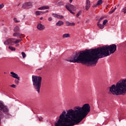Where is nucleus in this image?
<instances>
[{
    "label": "nucleus",
    "mask_w": 126,
    "mask_h": 126,
    "mask_svg": "<svg viewBox=\"0 0 126 126\" xmlns=\"http://www.w3.org/2000/svg\"><path fill=\"white\" fill-rule=\"evenodd\" d=\"M116 9H117V8L115 7L113 9H112V10L110 11L109 12V13L110 14H112V13H114V12H115V10H116Z\"/></svg>",
    "instance_id": "obj_21"
},
{
    "label": "nucleus",
    "mask_w": 126,
    "mask_h": 126,
    "mask_svg": "<svg viewBox=\"0 0 126 126\" xmlns=\"http://www.w3.org/2000/svg\"><path fill=\"white\" fill-rule=\"evenodd\" d=\"M20 4H18V6H19Z\"/></svg>",
    "instance_id": "obj_43"
},
{
    "label": "nucleus",
    "mask_w": 126,
    "mask_h": 126,
    "mask_svg": "<svg viewBox=\"0 0 126 126\" xmlns=\"http://www.w3.org/2000/svg\"><path fill=\"white\" fill-rule=\"evenodd\" d=\"M21 54L22 55L23 59H25V58H26V54H25V52H22Z\"/></svg>",
    "instance_id": "obj_23"
},
{
    "label": "nucleus",
    "mask_w": 126,
    "mask_h": 126,
    "mask_svg": "<svg viewBox=\"0 0 126 126\" xmlns=\"http://www.w3.org/2000/svg\"><path fill=\"white\" fill-rule=\"evenodd\" d=\"M90 112V105L88 103L84 104L82 107L76 106L74 110H67V113L65 111H63L57 122L55 124V126H75L79 124Z\"/></svg>",
    "instance_id": "obj_2"
},
{
    "label": "nucleus",
    "mask_w": 126,
    "mask_h": 126,
    "mask_svg": "<svg viewBox=\"0 0 126 126\" xmlns=\"http://www.w3.org/2000/svg\"><path fill=\"white\" fill-rule=\"evenodd\" d=\"M52 20H53V18H52V17H49V18H48V21L51 22V21H52Z\"/></svg>",
    "instance_id": "obj_35"
},
{
    "label": "nucleus",
    "mask_w": 126,
    "mask_h": 126,
    "mask_svg": "<svg viewBox=\"0 0 126 126\" xmlns=\"http://www.w3.org/2000/svg\"><path fill=\"white\" fill-rule=\"evenodd\" d=\"M3 6H4V5H3V4H0V9H1V8H3Z\"/></svg>",
    "instance_id": "obj_33"
},
{
    "label": "nucleus",
    "mask_w": 126,
    "mask_h": 126,
    "mask_svg": "<svg viewBox=\"0 0 126 126\" xmlns=\"http://www.w3.org/2000/svg\"><path fill=\"white\" fill-rule=\"evenodd\" d=\"M97 25L99 29H103L104 27H105V26L102 24H100V23L97 22Z\"/></svg>",
    "instance_id": "obj_15"
},
{
    "label": "nucleus",
    "mask_w": 126,
    "mask_h": 126,
    "mask_svg": "<svg viewBox=\"0 0 126 126\" xmlns=\"http://www.w3.org/2000/svg\"><path fill=\"white\" fill-rule=\"evenodd\" d=\"M38 69V70H41V69H42V68Z\"/></svg>",
    "instance_id": "obj_42"
},
{
    "label": "nucleus",
    "mask_w": 126,
    "mask_h": 126,
    "mask_svg": "<svg viewBox=\"0 0 126 126\" xmlns=\"http://www.w3.org/2000/svg\"><path fill=\"white\" fill-rule=\"evenodd\" d=\"M73 10H70L69 11L70 12V13H71L72 14H75V13H74V12L72 11Z\"/></svg>",
    "instance_id": "obj_34"
},
{
    "label": "nucleus",
    "mask_w": 126,
    "mask_h": 126,
    "mask_svg": "<svg viewBox=\"0 0 126 126\" xmlns=\"http://www.w3.org/2000/svg\"><path fill=\"white\" fill-rule=\"evenodd\" d=\"M9 109L7 106L4 105L3 102L0 101V126L1 125V119H3L4 114H7Z\"/></svg>",
    "instance_id": "obj_5"
},
{
    "label": "nucleus",
    "mask_w": 126,
    "mask_h": 126,
    "mask_svg": "<svg viewBox=\"0 0 126 126\" xmlns=\"http://www.w3.org/2000/svg\"><path fill=\"white\" fill-rule=\"evenodd\" d=\"M20 81V79H19V80L17 79V80H15L14 82L15 83V84H17V85H18V84H19V81Z\"/></svg>",
    "instance_id": "obj_24"
},
{
    "label": "nucleus",
    "mask_w": 126,
    "mask_h": 126,
    "mask_svg": "<svg viewBox=\"0 0 126 126\" xmlns=\"http://www.w3.org/2000/svg\"><path fill=\"white\" fill-rule=\"evenodd\" d=\"M4 74H5V73H6V72H4Z\"/></svg>",
    "instance_id": "obj_44"
},
{
    "label": "nucleus",
    "mask_w": 126,
    "mask_h": 126,
    "mask_svg": "<svg viewBox=\"0 0 126 126\" xmlns=\"http://www.w3.org/2000/svg\"><path fill=\"white\" fill-rule=\"evenodd\" d=\"M73 0H69V1H70V2H72V1H73Z\"/></svg>",
    "instance_id": "obj_41"
},
{
    "label": "nucleus",
    "mask_w": 126,
    "mask_h": 126,
    "mask_svg": "<svg viewBox=\"0 0 126 126\" xmlns=\"http://www.w3.org/2000/svg\"><path fill=\"white\" fill-rule=\"evenodd\" d=\"M38 120H39V122H41V121H43V117H38Z\"/></svg>",
    "instance_id": "obj_31"
},
{
    "label": "nucleus",
    "mask_w": 126,
    "mask_h": 126,
    "mask_svg": "<svg viewBox=\"0 0 126 126\" xmlns=\"http://www.w3.org/2000/svg\"><path fill=\"white\" fill-rule=\"evenodd\" d=\"M32 7V3L31 2H25L23 4V8L24 9H29Z\"/></svg>",
    "instance_id": "obj_7"
},
{
    "label": "nucleus",
    "mask_w": 126,
    "mask_h": 126,
    "mask_svg": "<svg viewBox=\"0 0 126 126\" xmlns=\"http://www.w3.org/2000/svg\"><path fill=\"white\" fill-rule=\"evenodd\" d=\"M82 12L81 10H80L76 15L77 17H79V16L81 15Z\"/></svg>",
    "instance_id": "obj_26"
},
{
    "label": "nucleus",
    "mask_w": 126,
    "mask_h": 126,
    "mask_svg": "<svg viewBox=\"0 0 126 126\" xmlns=\"http://www.w3.org/2000/svg\"><path fill=\"white\" fill-rule=\"evenodd\" d=\"M109 91L113 95H125L126 94V79L118 82L116 85H112L109 88Z\"/></svg>",
    "instance_id": "obj_3"
},
{
    "label": "nucleus",
    "mask_w": 126,
    "mask_h": 126,
    "mask_svg": "<svg viewBox=\"0 0 126 126\" xmlns=\"http://www.w3.org/2000/svg\"><path fill=\"white\" fill-rule=\"evenodd\" d=\"M117 51V45H105L97 48L80 51L67 62L82 64H94L97 63V59H102L114 54Z\"/></svg>",
    "instance_id": "obj_1"
},
{
    "label": "nucleus",
    "mask_w": 126,
    "mask_h": 126,
    "mask_svg": "<svg viewBox=\"0 0 126 126\" xmlns=\"http://www.w3.org/2000/svg\"><path fill=\"white\" fill-rule=\"evenodd\" d=\"M8 48H9V50H10L12 51H14L16 50V49L14 47H12V46H9Z\"/></svg>",
    "instance_id": "obj_22"
},
{
    "label": "nucleus",
    "mask_w": 126,
    "mask_h": 126,
    "mask_svg": "<svg viewBox=\"0 0 126 126\" xmlns=\"http://www.w3.org/2000/svg\"><path fill=\"white\" fill-rule=\"evenodd\" d=\"M13 36L14 37H19V38H21V37H23V34L19 32H15L13 34Z\"/></svg>",
    "instance_id": "obj_13"
},
{
    "label": "nucleus",
    "mask_w": 126,
    "mask_h": 126,
    "mask_svg": "<svg viewBox=\"0 0 126 126\" xmlns=\"http://www.w3.org/2000/svg\"><path fill=\"white\" fill-rule=\"evenodd\" d=\"M40 20H43V17H40Z\"/></svg>",
    "instance_id": "obj_40"
},
{
    "label": "nucleus",
    "mask_w": 126,
    "mask_h": 126,
    "mask_svg": "<svg viewBox=\"0 0 126 126\" xmlns=\"http://www.w3.org/2000/svg\"><path fill=\"white\" fill-rule=\"evenodd\" d=\"M52 15L54 17H56L58 19H63V15H60L55 13L52 14Z\"/></svg>",
    "instance_id": "obj_12"
},
{
    "label": "nucleus",
    "mask_w": 126,
    "mask_h": 126,
    "mask_svg": "<svg viewBox=\"0 0 126 126\" xmlns=\"http://www.w3.org/2000/svg\"><path fill=\"white\" fill-rule=\"evenodd\" d=\"M22 39H16L15 38H9L4 41V44L5 45H13L14 44H18Z\"/></svg>",
    "instance_id": "obj_6"
},
{
    "label": "nucleus",
    "mask_w": 126,
    "mask_h": 126,
    "mask_svg": "<svg viewBox=\"0 0 126 126\" xmlns=\"http://www.w3.org/2000/svg\"><path fill=\"white\" fill-rule=\"evenodd\" d=\"M32 85L34 89L36 90V92H37V93L39 94L40 90L41 89V86L42 85V77L36 75H32Z\"/></svg>",
    "instance_id": "obj_4"
},
{
    "label": "nucleus",
    "mask_w": 126,
    "mask_h": 126,
    "mask_svg": "<svg viewBox=\"0 0 126 126\" xmlns=\"http://www.w3.org/2000/svg\"><path fill=\"white\" fill-rule=\"evenodd\" d=\"M102 19H104V17H100L97 22H99V23H100V22H101V21L102 20Z\"/></svg>",
    "instance_id": "obj_29"
},
{
    "label": "nucleus",
    "mask_w": 126,
    "mask_h": 126,
    "mask_svg": "<svg viewBox=\"0 0 126 126\" xmlns=\"http://www.w3.org/2000/svg\"><path fill=\"white\" fill-rule=\"evenodd\" d=\"M39 10H45V9H50V7L48 5L43 6L38 8Z\"/></svg>",
    "instance_id": "obj_14"
},
{
    "label": "nucleus",
    "mask_w": 126,
    "mask_h": 126,
    "mask_svg": "<svg viewBox=\"0 0 126 126\" xmlns=\"http://www.w3.org/2000/svg\"><path fill=\"white\" fill-rule=\"evenodd\" d=\"M107 22H108V20H104L103 22V25H106V23H107Z\"/></svg>",
    "instance_id": "obj_28"
},
{
    "label": "nucleus",
    "mask_w": 126,
    "mask_h": 126,
    "mask_svg": "<svg viewBox=\"0 0 126 126\" xmlns=\"http://www.w3.org/2000/svg\"><path fill=\"white\" fill-rule=\"evenodd\" d=\"M44 12H45V13H47L49 12V10H46V11H44Z\"/></svg>",
    "instance_id": "obj_39"
},
{
    "label": "nucleus",
    "mask_w": 126,
    "mask_h": 126,
    "mask_svg": "<svg viewBox=\"0 0 126 126\" xmlns=\"http://www.w3.org/2000/svg\"><path fill=\"white\" fill-rule=\"evenodd\" d=\"M10 87H12L13 88H16V85L14 84H12L10 86Z\"/></svg>",
    "instance_id": "obj_32"
},
{
    "label": "nucleus",
    "mask_w": 126,
    "mask_h": 126,
    "mask_svg": "<svg viewBox=\"0 0 126 126\" xmlns=\"http://www.w3.org/2000/svg\"><path fill=\"white\" fill-rule=\"evenodd\" d=\"M41 11H37L35 12V14L36 15H41Z\"/></svg>",
    "instance_id": "obj_25"
},
{
    "label": "nucleus",
    "mask_w": 126,
    "mask_h": 126,
    "mask_svg": "<svg viewBox=\"0 0 126 126\" xmlns=\"http://www.w3.org/2000/svg\"><path fill=\"white\" fill-rule=\"evenodd\" d=\"M37 28L38 30H44V29H45V26L42 24H38Z\"/></svg>",
    "instance_id": "obj_11"
},
{
    "label": "nucleus",
    "mask_w": 126,
    "mask_h": 126,
    "mask_svg": "<svg viewBox=\"0 0 126 126\" xmlns=\"http://www.w3.org/2000/svg\"><path fill=\"white\" fill-rule=\"evenodd\" d=\"M19 30V27L18 26H16L14 29V32H18Z\"/></svg>",
    "instance_id": "obj_19"
},
{
    "label": "nucleus",
    "mask_w": 126,
    "mask_h": 126,
    "mask_svg": "<svg viewBox=\"0 0 126 126\" xmlns=\"http://www.w3.org/2000/svg\"><path fill=\"white\" fill-rule=\"evenodd\" d=\"M44 13H46V12H45V11H41V15L44 14Z\"/></svg>",
    "instance_id": "obj_37"
},
{
    "label": "nucleus",
    "mask_w": 126,
    "mask_h": 126,
    "mask_svg": "<svg viewBox=\"0 0 126 126\" xmlns=\"http://www.w3.org/2000/svg\"><path fill=\"white\" fill-rule=\"evenodd\" d=\"M15 47H17V48H18V47H19V44H16L15 45Z\"/></svg>",
    "instance_id": "obj_38"
},
{
    "label": "nucleus",
    "mask_w": 126,
    "mask_h": 126,
    "mask_svg": "<svg viewBox=\"0 0 126 126\" xmlns=\"http://www.w3.org/2000/svg\"><path fill=\"white\" fill-rule=\"evenodd\" d=\"M62 25H63V22L62 21H59L56 23L57 26H62Z\"/></svg>",
    "instance_id": "obj_18"
},
{
    "label": "nucleus",
    "mask_w": 126,
    "mask_h": 126,
    "mask_svg": "<svg viewBox=\"0 0 126 126\" xmlns=\"http://www.w3.org/2000/svg\"><path fill=\"white\" fill-rule=\"evenodd\" d=\"M65 8L68 11H69V10H75V7L71 4L68 3L66 4Z\"/></svg>",
    "instance_id": "obj_8"
},
{
    "label": "nucleus",
    "mask_w": 126,
    "mask_h": 126,
    "mask_svg": "<svg viewBox=\"0 0 126 126\" xmlns=\"http://www.w3.org/2000/svg\"><path fill=\"white\" fill-rule=\"evenodd\" d=\"M90 6H91L90 0H86V6H85L86 10H88V9H89V8H90Z\"/></svg>",
    "instance_id": "obj_10"
},
{
    "label": "nucleus",
    "mask_w": 126,
    "mask_h": 126,
    "mask_svg": "<svg viewBox=\"0 0 126 126\" xmlns=\"http://www.w3.org/2000/svg\"><path fill=\"white\" fill-rule=\"evenodd\" d=\"M66 25L67 26H74V25H75V23L72 22V23H70L68 21L66 22Z\"/></svg>",
    "instance_id": "obj_16"
},
{
    "label": "nucleus",
    "mask_w": 126,
    "mask_h": 126,
    "mask_svg": "<svg viewBox=\"0 0 126 126\" xmlns=\"http://www.w3.org/2000/svg\"><path fill=\"white\" fill-rule=\"evenodd\" d=\"M14 22H15V23H18V22H20V21L17 20V18H14Z\"/></svg>",
    "instance_id": "obj_27"
},
{
    "label": "nucleus",
    "mask_w": 126,
    "mask_h": 126,
    "mask_svg": "<svg viewBox=\"0 0 126 126\" xmlns=\"http://www.w3.org/2000/svg\"><path fill=\"white\" fill-rule=\"evenodd\" d=\"M122 11L124 14L126 13V7L122 9Z\"/></svg>",
    "instance_id": "obj_30"
},
{
    "label": "nucleus",
    "mask_w": 126,
    "mask_h": 126,
    "mask_svg": "<svg viewBox=\"0 0 126 126\" xmlns=\"http://www.w3.org/2000/svg\"><path fill=\"white\" fill-rule=\"evenodd\" d=\"M10 73L11 74L10 76L13 77V78H16V79H18V80L20 79V77L18 76V74L14 73V72H10Z\"/></svg>",
    "instance_id": "obj_9"
},
{
    "label": "nucleus",
    "mask_w": 126,
    "mask_h": 126,
    "mask_svg": "<svg viewBox=\"0 0 126 126\" xmlns=\"http://www.w3.org/2000/svg\"><path fill=\"white\" fill-rule=\"evenodd\" d=\"M96 6H98V5H97V3L95 4H94V5L93 6V7H96Z\"/></svg>",
    "instance_id": "obj_36"
},
{
    "label": "nucleus",
    "mask_w": 126,
    "mask_h": 126,
    "mask_svg": "<svg viewBox=\"0 0 126 126\" xmlns=\"http://www.w3.org/2000/svg\"><path fill=\"white\" fill-rule=\"evenodd\" d=\"M69 37H70L69 33H65L63 35L62 38L64 39V38H69Z\"/></svg>",
    "instance_id": "obj_17"
},
{
    "label": "nucleus",
    "mask_w": 126,
    "mask_h": 126,
    "mask_svg": "<svg viewBox=\"0 0 126 126\" xmlns=\"http://www.w3.org/2000/svg\"><path fill=\"white\" fill-rule=\"evenodd\" d=\"M103 0H99L97 2V5H100V4H102L103 3Z\"/></svg>",
    "instance_id": "obj_20"
}]
</instances>
